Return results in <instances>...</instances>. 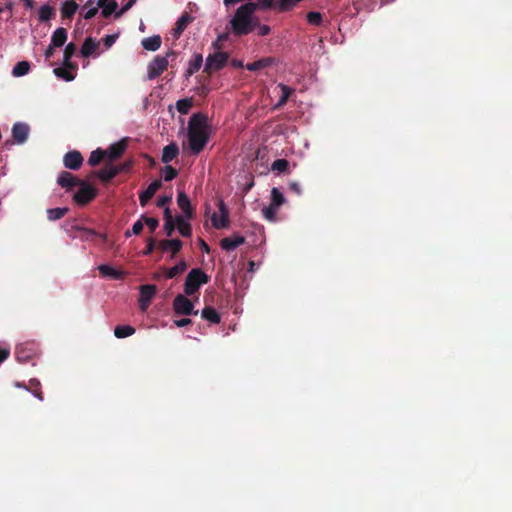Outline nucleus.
Instances as JSON below:
<instances>
[{"instance_id":"1","label":"nucleus","mask_w":512,"mask_h":512,"mask_svg":"<svg viewBox=\"0 0 512 512\" xmlns=\"http://www.w3.org/2000/svg\"><path fill=\"white\" fill-rule=\"evenodd\" d=\"M209 125L207 116L202 113H195L188 122L189 148L193 154H199L209 140Z\"/></svg>"},{"instance_id":"2","label":"nucleus","mask_w":512,"mask_h":512,"mask_svg":"<svg viewBox=\"0 0 512 512\" xmlns=\"http://www.w3.org/2000/svg\"><path fill=\"white\" fill-rule=\"evenodd\" d=\"M258 9V5L254 2H248L241 5L235 12L234 16L230 20L231 30L236 36H243L251 33L258 20L253 19L255 11Z\"/></svg>"},{"instance_id":"3","label":"nucleus","mask_w":512,"mask_h":512,"mask_svg":"<svg viewBox=\"0 0 512 512\" xmlns=\"http://www.w3.org/2000/svg\"><path fill=\"white\" fill-rule=\"evenodd\" d=\"M210 281V277L201 269L193 268L186 276L184 283V293L187 296H191L198 292L199 288L207 284Z\"/></svg>"},{"instance_id":"4","label":"nucleus","mask_w":512,"mask_h":512,"mask_svg":"<svg viewBox=\"0 0 512 512\" xmlns=\"http://www.w3.org/2000/svg\"><path fill=\"white\" fill-rule=\"evenodd\" d=\"M177 56V52L169 50L166 56H156L148 65V78L150 80L160 76L169 65V58L174 60Z\"/></svg>"},{"instance_id":"5","label":"nucleus","mask_w":512,"mask_h":512,"mask_svg":"<svg viewBox=\"0 0 512 512\" xmlns=\"http://www.w3.org/2000/svg\"><path fill=\"white\" fill-rule=\"evenodd\" d=\"M227 60L228 54L225 52L216 51L212 54H209L206 59L204 72L210 74L212 72L221 70L226 65Z\"/></svg>"},{"instance_id":"6","label":"nucleus","mask_w":512,"mask_h":512,"mask_svg":"<svg viewBox=\"0 0 512 512\" xmlns=\"http://www.w3.org/2000/svg\"><path fill=\"white\" fill-rule=\"evenodd\" d=\"M173 309L177 315H198V311L194 310L192 301L182 294H178L174 298Z\"/></svg>"},{"instance_id":"7","label":"nucleus","mask_w":512,"mask_h":512,"mask_svg":"<svg viewBox=\"0 0 512 512\" xmlns=\"http://www.w3.org/2000/svg\"><path fill=\"white\" fill-rule=\"evenodd\" d=\"M78 185H80V189L75 193L73 197L77 204L82 206L86 205L96 197L97 192L95 188L84 181H80Z\"/></svg>"},{"instance_id":"8","label":"nucleus","mask_w":512,"mask_h":512,"mask_svg":"<svg viewBox=\"0 0 512 512\" xmlns=\"http://www.w3.org/2000/svg\"><path fill=\"white\" fill-rule=\"evenodd\" d=\"M128 142L129 138L125 137L118 142L111 144L106 150H104V152H106V159L109 162L118 160L127 149Z\"/></svg>"},{"instance_id":"9","label":"nucleus","mask_w":512,"mask_h":512,"mask_svg":"<svg viewBox=\"0 0 512 512\" xmlns=\"http://www.w3.org/2000/svg\"><path fill=\"white\" fill-rule=\"evenodd\" d=\"M156 291V286L152 284L140 286L139 305L142 311H145L149 307L152 298L156 294Z\"/></svg>"},{"instance_id":"10","label":"nucleus","mask_w":512,"mask_h":512,"mask_svg":"<svg viewBox=\"0 0 512 512\" xmlns=\"http://www.w3.org/2000/svg\"><path fill=\"white\" fill-rule=\"evenodd\" d=\"M83 156L77 150L67 152L63 157L64 166L71 170H78L83 164Z\"/></svg>"},{"instance_id":"11","label":"nucleus","mask_w":512,"mask_h":512,"mask_svg":"<svg viewBox=\"0 0 512 512\" xmlns=\"http://www.w3.org/2000/svg\"><path fill=\"white\" fill-rule=\"evenodd\" d=\"M30 132L28 124L17 122L12 127V137L15 143L23 144L27 141Z\"/></svg>"},{"instance_id":"12","label":"nucleus","mask_w":512,"mask_h":512,"mask_svg":"<svg viewBox=\"0 0 512 512\" xmlns=\"http://www.w3.org/2000/svg\"><path fill=\"white\" fill-rule=\"evenodd\" d=\"M246 239L244 236L241 235H233L230 237H225L220 240V247L222 250H225L227 252L235 250L240 245H243L245 243Z\"/></svg>"},{"instance_id":"13","label":"nucleus","mask_w":512,"mask_h":512,"mask_svg":"<svg viewBox=\"0 0 512 512\" xmlns=\"http://www.w3.org/2000/svg\"><path fill=\"white\" fill-rule=\"evenodd\" d=\"M162 186L160 180H154L148 187L140 193L139 202L142 207H145L147 203L153 198L157 190Z\"/></svg>"},{"instance_id":"14","label":"nucleus","mask_w":512,"mask_h":512,"mask_svg":"<svg viewBox=\"0 0 512 512\" xmlns=\"http://www.w3.org/2000/svg\"><path fill=\"white\" fill-rule=\"evenodd\" d=\"M158 246L162 252L171 250L170 259H174L177 253L182 249L183 243L179 239L161 240Z\"/></svg>"},{"instance_id":"15","label":"nucleus","mask_w":512,"mask_h":512,"mask_svg":"<svg viewBox=\"0 0 512 512\" xmlns=\"http://www.w3.org/2000/svg\"><path fill=\"white\" fill-rule=\"evenodd\" d=\"M80 181L81 180H79L77 177H75L73 174L67 171H62L57 178L58 185L68 190L78 185Z\"/></svg>"},{"instance_id":"16","label":"nucleus","mask_w":512,"mask_h":512,"mask_svg":"<svg viewBox=\"0 0 512 512\" xmlns=\"http://www.w3.org/2000/svg\"><path fill=\"white\" fill-rule=\"evenodd\" d=\"M177 204L187 218H192L194 215L193 208L189 197L184 191H179L177 196Z\"/></svg>"},{"instance_id":"17","label":"nucleus","mask_w":512,"mask_h":512,"mask_svg":"<svg viewBox=\"0 0 512 512\" xmlns=\"http://www.w3.org/2000/svg\"><path fill=\"white\" fill-rule=\"evenodd\" d=\"M118 175V171L114 165L107 163L105 166L96 172V176L103 182L107 183Z\"/></svg>"},{"instance_id":"18","label":"nucleus","mask_w":512,"mask_h":512,"mask_svg":"<svg viewBox=\"0 0 512 512\" xmlns=\"http://www.w3.org/2000/svg\"><path fill=\"white\" fill-rule=\"evenodd\" d=\"M179 154V147L175 142L166 145L163 148L161 160L163 163L168 164L174 160Z\"/></svg>"},{"instance_id":"19","label":"nucleus","mask_w":512,"mask_h":512,"mask_svg":"<svg viewBox=\"0 0 512 512\" xmlns=\"http://www.w3.org/2000/svg\"><path fill=\"white\" fill-rule=\"evenodd\" d=\"M192 21L193 17L190 14H188L187 12L183 13L181 17L177 20L176 26L173 29L174 36L179 37Z\"/></svg>"},{"instance_id":"20","label":"nucleus","mask_w":512,"mask_h":512,"mask_svg":"<svg viewBox=\"0 0 512 512\" xmlns=\"http://www.w3.org/2000/svg\"><path fill=\"white\" fill-rule=\"evenodd\" d=\"M278 87L281 90V96H280L279 100L277 101V103L275 104L274 109H280L281 107H283L287 103V101L291 97V95L294 94V92H295V89H293L283 83H280L278 85Z\"/></svg>"},{"instance_id":"21","label":"nucleus","mask_w":512,"mask_h":512,"mask_svg":"<svg viewBox=\"0 0 512 512\" xmlns=\"http://www.w3.org/2000/svg\"><path fill=\"white\" fill-rule=\"evenodd\" d=\"M275 58L265 57L246 65L248 71H258L274 64Z\"/></svg>"},{"instance_id":"22","label":"nucleus","mask_w":512,"mask_h":512,"mask_svg":"<svg viewBox=\"0 0 512 512\" xmlns=\"http://www.w3.org/2000/svg\"><path fill=\"white\" fill-rule=\"evenodd\" d=\"M201 317L213 324H219L221 322V315L211 306H206L202 310Z\"/></svg>"},{"instance_id":"23","label":"nucleus","mask_w":512,"mask_h":512,"mask_svg":"<svg viewBox=\"0 0 512 512\" xmlns=\"http://www.w3.org/2000/svg\"><path fill=\"white\" fill-rule=\"evenodd\" d=\"M67 40V31L63 27L57 28L51 37V44L56 47H62Z\"/></svg>"},{"instance_id":"24","label":"nucleus","mask_w":512,"mask_h":512,"mask_svg":"<svg viewBox=\"0 0 512 512\" xmlns=\"http://www.w3.org/2000/svg\"><path fill=\"white\" fill-rule=\"evenodd\" d=\"M78 9V4L73 0H67L62 4L61 14L64 19H71Z\"/></svg>"},{"instance_id":"25","label":"nucleus","mask_w":512,"mask_h":512,"mask_svg":"<svg viewBox=\"0 0 512 512\" xmlns=\"http://www.w3.org/2000/svg\"><path fill=\"white\" fill-rule=\"evenodd\" d=\"M162 43L161 37L159 35H154L152 37H147L142 40V46L145 50L148 51H156L160 48Z\"/></svg>"},{"instance_id":"26","label":"nucleus","mask_w":512,"mask_h":512,"mask_svg":"<svg viewBox=\"0 0 512 512\" xmlns=\"http://www.w3.org/2000/svg\"><path fill=\"white\" fill-rule=\"evenodd\" d=\"M203 64V57L201 54H195L193 56V59L190 60L189 66L186 70V77L192 76L194 73H196Z\"/></svg>"},{"instance_id":"27","label":"nucleus","mask_w":512,"mask_h":512,"mask_svg":"<svg viewBox=\"0 0 512 512\" xmlns=\"http://www.w3.org/2000/svg\"><path fill=\"white\" fill-rule=\"evenodd\" d=\"M99 273L105 277H111L113 279H122L123 272L116 270L115 268L103 264L98 267Z\"/></svg>"},{"instance_id":"28","label":"nucleus","mask_w":512,"mask_h":512,"mask_svg":"<svg viewBox=\"0 0 512 512\" xmlns=\"http://www.w3.org/2000/svg\"><path fill=\"white\" fill-rule=\"evenodd\" d=\"M98 45L99 44L95 40H93L91 37L86 38L81 47L82 56L83 57L91 56L98 48Z\"/></svg>"},{"instance_id":"29","label":"nucleus","mask_w":512,"mask_h":512,"mask_svg":"<svg viewBox=\"0 0 512 512\" xmlns=\"http://www.w3.org/2000/svg\"><path fill=\"white\" fill-rule=\"evenodd\" d=\"M187 269V263L184 260H181L177 265L171 268H164L166 278L171 279L175 276L183 273Z\"/></svg>"},{"instance_id":"30","label":"nucleus","mask_w":512,"mask_h":512,"mask_svg":"<svg viewBox=\"0 0 512 512\" xmlns=\"http://www.w3.org/2000/svg\"><path fill=\"white\" fill-rule=\"evenodd\" d=\"M176 227L183 237H190L192 234L191 225L182 216H176Z\"/></svg>"},{"instance_id":"31","label":"nucleus","mask_w":512,"mask_h":512,"mask_svg":"<svg viewBox=\"0 0 512 512\" xmlns=\"http://www.w3.org/2000/svg\"><path fill=\"white\" fill-rule=\"evenodd\" d=\"M76 50H77V46L74 43L70 42L69 44L66 45V47L64 49V55H63V64L66 68L73 67V65L71 63V58L75 54Z\"/></svg>"},{"instance_id":"32","label":"nucleus","mask_w":512,"mask_h":512,"mask_svg":"<svg viewBox=\"0 0 512 512\" xmlns=\"http://www.w3.org/2000/svg\"><path fill=\"white\" fill-rule=\"evenodd\" d=\"M135 328L130 325H118L114 329V335L117 338H125L133 335Z\"/></svg>"},{"instance_id":"33","label":"nucleus","mask_w":512,"mask_h":512,"mask_svg":"<svg viewBox=\"0 0 512 512\" xmlns=\"http://www.w3.org/2000/svg\"><path fill=\"white\" fill-rule=\"evenodd\" d=\"M30 70V63L28 61H20L18 62L12 70V75L14 77H21L26 75Z\"/></svg>"},{"instance_id":"34","label":"nucleus","mask_w":512,"mask_h":512,"mask_svg":"<svg viewBox=\"0 0 512 512\" xmlns=\"http://www.w3.org/2000/svg\"><path fill=\"white\" fill-rule=\"evenodd\" d=\"M104 158H106V152L101 148H97L91 152L88 164L93 167L97 166Z\"/></svg>"},{"instance_id":"35","label":"nucleus","mask_w":512,"mask_h":512,"mask_svg":"<svg viewBox=\"0 0 512 512\" xmlns=\"http://www.w3.org/2000/svg\"><path fill=\"white\" fill-rule=\"evenodd\" d=\"M55 14L54 8L49 5H42L38 11V17L40 22H46L50 20Z\"/></svg>"},{"instance_id":"36","label":"nucleus","mask_w":512,"mask_h":512,"mask_svg":"<svg viewBox=\"0 0 512 512\" xmlns=\"http://www.w3.org/2000/svg\"><path fill=\"white\" fill-rule=\"evenodd\" d=\"M68 211H69V209L66 207L51 208V209L47 210V217L50 221H56V220L64 217Z\"/></svg>"},{"instance_id":"37","label":"nucleus","mask_w":512,"mask_h":512,"mask_svg":"<svg viewBox=\"0 0 512 512\" xmlns=\"http://www.w3.org/2000/svg\"><path fill=\"white\" fill-rule=\"evenodd\" d=\"M211 222H212L213 227L216 229L227 228L230 224L228 216L220 215V218H218L216 213H213V215L211 216Z\"/></svg>"},{"instance_id":"38","label":"nucleus","mask_w":512,"mask_h":512,"mask_svg":"<svg viewBox=\"0 0 512 512\" xmlns=\"http://www.w3.org/2000/svg\"><path fill=\"white\" fill-rule=\"evenodd\" d=\"M284 203H285V197L282 194V192L278 188H276V187L272 188V190H271V204L274 207L279 208Z\"/></svg>"},{"instance_id":"39","label":"nucleus","mask_w":512,"mask_h":512,"mask_svg":"<svg viewBox=\"0 0 512 512\" xmlns=\"http://www.w3.org/2000/svg\"><path fill=\"white\" fill-rule=\"evenodd\" d=\"M193 106V101L191 98L180 99L176 103V108L180 114H187Z\"/></svg>"},{"instance_id":"40","label":"nucleus","mask_w":512,"mask_h":512,"mask_svg":"<svg viewBox=\"0 0 512 512\" xmlns=\"http://www.w3.org/2000/svg\"><path fill=\"white\" fill-rule=\"evenodd\" d=\"M271 169L273 171H277L278 173H285L288 172L289 169V162L288 160L282 158V159H276L272 165Z\"/></svg>"},{"instance_id":"41","label":"nucleus","mask_w":512,"mask_h":512,"mask_svg":"<svg viewBox=\"0 0 512 512\" xmlns=\"http://www.w3.org/2000/svg\"><path fill=\"white\" fill-rule=\"evenodd\" d=\"M279 208L274 207L271 203L269 206L262 209L263 216L269 221H275L276 214Z\"/></svg>"},{"instance_id":"42","label":"nucleus","mask_w":512,"mask_h":512,"mask_svg":"<svg viewBox=\"0 0 512 512\" xmlns=\"http://www.w3.org/2000/svg\"><path fill=\"white\" fill-rule=\"evenodd\" d=\"M178 175V171L172 167L171 165H166L163 169V179L164 181H172Z\"/></svg>"},{"instance_id":"43","label":"nucleus","mask_w":512,"mask_h":512,"mask_svg":"<svg viewBox=\"0 0 512 512\" xmlns=\"http://www.w3.org/2000/svg\"><path fill=\"white\" fill-rule=\"evenodd\" d=\"M307 21L311 25L320 26L322 23V14L320 12L312 11L306 16Z\"/></svg>"},{"instance_id":"44","label":"nucleus","mask_w":512,"mask_h":512,"mask_svg":"<svg viewBox=\"0 0 512 512\" xmlns=\"http://www.w3.org/2000/svg\"><path fill=\"white\" fill-rule=\"evenodd\" d=\"M54 74L57 77L62 78L66 81H72L74 79V74L71 73L70 71H68L66 68H61V67L55 68Z\"/></svg>"},{"instance_id":"45","label":"nucleus","mask_w":512,"mask_h":512,"mask_svg":"<svg viewBox=\"0 0 512 512\" xmlns=\"http://www.w3.org/2000/svg\"><path fill=\"white\" fill-rule=\"evenodd\" d=\"M72 230L80 231L82 233L81 237L85 240H89L91 237L96 236L97 232L90 228H83L77 225L72 226Z\"/></svg>"},{"instance_id":"46","label":"nucleus","mask_w":512,"mask_h":512,"mask_svg":"<svg viewBox=\"0 0 512 512\" xmlns=\"http://www.w3.org/2000/svg\"><path fill=\"white\" fill-rule=\"evenodd\" d=\"M118 7V4L116 1L112 0L110 1L107 5H105L103 8H102V16L104 18H108L110 17L117 9Z\"/></svg>"},{"instance_id":"47","label":"nucleus","mask_w":512,"mask_h":512,"mask_svg":"<svg viewBox=\"0 0 512 512\" xmlns=\"http://www.w3.org/2000/svg\"><path fill=\"white\" fill-rule=\"evenodd\" d=\"M142 221L145 222V224L148 226L149 230L152 233L157 229V227L159 225L158 219L153 218V217L142 216Z\"/></svg>"},{"instance_id":"48","label":"nucleus","mask_w":512,"mask_h":512,"mask_svg":"<svg viewBox=\"0 0 512 512\" xmlns=\"http://www.w3.org/2000/svg\"><path fill=\"white\" fill-rule=\"evenodd\" d=\"M296 3H298L296 0H279L278 8L280 11H288L292 9Z\"/></svg>"},{"instance_id":"49","label":"nucleus","mask_w":512,"mask_h":512,"mask_svg":"<svg viewBox=\"0 0 512 512\" xmlns=\"http://www.w3.org/2000/svg\"><path fill=\"white\" fill-rule=\"evenodd\" d=\"M288 189L290 192H292L293 194H295L297 196L302 195V192H303L302 187L298 181H290L288 183Z\"/></svg>"},{"instance_id":"50","label":"nucleus","mask_w":512,"mask_h":512,"mask_svg":"<svg viewBox=\"0 0 512 512\" xmlns=\"http://www.w3.org/2000/svg\"><path fill=\"white\" fill-rule=\"evenodd\" d=\"M133 166V160H127L119 165H114V168L118 171V174L122 172H129Z\"/></svg>"},{"instance_id":"51","label":"nucleus","mask_w":512,"mask_h":512,"mask_svg":"<svg viewBox=\"0 0 512 512\" xmlns=\"http://www.w3.org/2000/svg\"><path fill=\"white\" fill-rule=\"evenodd\" d=\"M155 246H156L155 239L154 238H148L147 239L146 248L143 250V254L144 255H150L154 251Z\"/></svg>"},{"instance_id":"52","label":"nucleus","mask_w":512,"mask_h":512,"mask_svg":"<svg viewBox=\"0 0 512 512\" xmlns=\"http://www.w3.org/2000/svg\"><path fill=\"white\" fill-rule=\"evenodd\" d=\"M30 384L32 387H34L35 389L33 390V394L39 399V400H43V394L42 392L39 390V386H40V383L38 380L36 379H32L30 381Z\"/></svg>"},{"instance_id":"53","label":"nucleus","mask_w":512,"mask_h":512,"mask_svg":"<svg viewBox=\"0 0 512 512\" xmlns=\"http://www.w3.org/2000/svg\"><path fill=\"white\" fill-rule=\"evenodd\" d=\"M175 227H176V220L175 221H167V222H165V224H164V231H165L166 235L167 236H171L172 233L175 230Z\"/></svg>"},{"instance_id":"54","label":"nucleus","mask_w":512,"mask_h":512,"mask_svg":"<svg viewBox=\"0 0 512 512\" xmlns=\"http://www.w3.org/2000/svg\"><path fill=\"white\" fill-rule=\"evenodd\" d=\"M144 224L142 218L137 220L132 226V233L135 235H139L143 230Z\"/></svg>"},{"instance_id":"55","label":"nucleus","mask_w":512,"mask_h":512,"mask_svg":"<svg viewBox=\"0 0 512 512\" xmlns=\"http://www.w3.org/2000/svg\"><path fill=\"white\" fill-rule=\"evenodd\" d=\"M174 323L177 327H185V326L192 324V320L190 318H182V319L176 320Z\"/></svg>"},{"instance_id":"56","label":"nucleus","mask_w":512,"mask_h":512,"mask_svg":"<svg viewBox=\"0 0 512 512\" xmlns=\"http://www.w3.org/2000/svg\"><path fill=\"white\" fill-rule=\"evenodd\" d=\"M136 0H129L122 8L121 10L116 14V16H120L126 11H128L134 4Z\"/></svg>"},{"instance_id":"57","label":"nucleus","mask_w":512,"mask_h":512,"mask_svg":"<svg viewBox=\"0 0 512 512\" xmlns=\"http://www.w3.org/2000/svg\"><path fill=\"white\" fill-rule=\"evenodd\" d=\"M117 39V35L113 34V35H107L103 41H104V44L107 46V47H110L114 44V42L116 41Z\"/></svg>"},{"instance_id":"58","label":"nucleus","mask_w":512,"mask_h":512,"mask_svg":"<svg viewBox=\"0 0 512 512\" xmlns=\"http://www.w3.org/2000/svg\"><path fill=\"white\" fill-rule=\"evenodd\" d=\"M218 209H219L220 215H222V216L226 215L229 217V210L222 200H220L218 203Z\"/></svg>"},{"instance_id":"59","label":"nucleus","mask_w":512,"mask_h":512,"mask_svg":"<svg viewBox=\"0 0 512 512\" xmlns=\"http://www.w3.org/2000/svg\"><path fill=\"white\" fill-rule=\"evenodd\" d=\"M258 1H259V3H256L258 5V9L259 8H262V9L271 8L273 5V0H258Z\"/></svg>"},{"instance_id":"60","label":"nucleus","mask_w":512,"mask_h":512,"mask_svg":"<svg viewBox=\"0 0 512 512\" xmlns=\"http://www.w3.org/2000/svg\"><path fill=\"white\" fill-rule=\"evenodd\" d=\"M259 27L258 34L260 36H266L270 33L271 28L268 25H257Z\"/></svg>"},{"instance_id":"61","label":"nucleus","mask_w":512,"mask_h":512,"mask_svg":"<svg viewBox=\"0 0 512 512\" xmlns=\"http://www.w3.org/2000/svg\"><path fill=\"white\" fill-rule=\"evenodd\" d=\"M172 199V196H163L157 200L158 207L166 206Z\"/></svg>"},{"instance_id":"62","label":"nucleus","mask_w":512,"mask_h":512,"mask_svg":"<svg viewBox=\"0 0 512 512\" xmlns=\"http://www.w3.org/2000/svg\"><path fill=\"white\" fill-rule=\"evenodd\" d=\"M98 13V7H91L85 14L84 18L89 20L92 19Z\"/></svg>"},{"instance_id":"63","label":"nucleus","mask_w":512,"mask_h":512,"mask_svg":"<svg viewBox=\"0 0 512 512\" xmlns=\"http://www.w3.org/2000/svg\"><path fill=\"white\" fill-rule=\"evenodd\" d=\"M55 48H56V46H53L52 44L48 46V48L44 52V56L46 59H50L53 57Z\"/></svg>"},{"instance_id":"64","label":"nucleus","mask_w":512,"mask_h":512,"mask_svg":"<svg viewBox=\"0 0 512 512\" xmlns=\"http://www.w3.org/2000/svg\"><path fill=\"white\" fill-rule=\"evenodd\" d=\"M164 220H165V222L175 221V219L173 218L172 212L168 207H165V209H164Z\"/></svg>"}]
</instances>
